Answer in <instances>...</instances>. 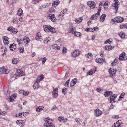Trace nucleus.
<instances>
[{
  "instance_id": "nucleus-19",
  "label": "nucleus",
  "mask_w": 127,
  "mask_h": 127,
  "mask_svg": "<svg viewBox=\"0 0 127 127\" xmlns=\"http://www.w3.org/2000/svg\"><path fill=\"white\" fill-rule=\"evenodd\" d=\"M75 28L73 26H71L69 30V32L72 33H74L75 32Z\"/></svg>"
},
{
  "instance_id": "nucleus-3",
  "label": "nucleus",
  "mask_w": 127,
  "mask_h": 127,
  "mask_svg": "<svg viewBox=\"0 0 127 127\" xmlns=\"http://www.w3.org/2000/svg\"><path fill=\"white\" fill-rule=\"evenodd\" d=\"M119 2L118 0H114V3L112 5V6L114 8L117 13L118 9V5H119Z\"/></svg>"
},
{
  "instance_id": "nucleus-28",
  "label": "nucleus",
  "mask_w": 127,
  "mask_h": 127,
  "mask_svg": "<svg viewBox=\"0 0 127 127\" xmlns=\"http://www.w3.org/2000/svg\"><path fill=\"white\" fill-rule=\"evenodd\" d=\"M125 52H123L121 53L120 55L119 59L121 60H123L124 56H125Z\"/></svg>"
},
{
  "instance_id": "nucleus-18",
  "label": "nucleus",
  "mask_w": 127,
  "mask_h": 127,
  "mask_svg": "<svg viewBox=\"0 0 127 127\" xmlns=\"http://www.w3.org/2000/svg\"><path fill=\"white\" fill-rule=\"evenodd\" d=\"M44 77V75H41L39 76L37 78L36 82L39 83L40 81L43 79Z\"/></svg>"
},
{
  "instance_id": "nucleus-14",
  "label": "nucleus",
  "mask_w": 127,
  "mask_h": 127,
  "mask_svg": "<svg viewBox=\"0 0 127 127\" xmlns=\"http://www.w3.org/2000/svg\"><path fill=\"white\" fill-rule=\"evenodd\" d=\"M48 19H51V21L53 22L55 21L56 18L55 17L54 14H49L48 17Z\"/></svg>"
},
{
  "instance_id": "nucleus-6",
  "label": "nucleus",
  "mask_w": 127,
  "mask_h": 127,
  "mask_svg": "<svg viewBox=\"0 0 127 127\" xmlns=\"http://www.w3.org/2000/svg\"><path fill=\"white\" fill-rule=\"evenodd\" d=\"M58 88L56 87L52 92V95L53 97L54 98H57L58 95Z\"/></svg>"
},
{
  "instance_id": "nucleus-53",
  "label": "nucleus",
  "mask_w": 127,
  "mask_h": 127,
  "mask_svg": "<svg viewBox=\"0 0 127 127\" xmlns=\"http://www.w3.org/2000/svg\"><path fill=\"white\" fill-rule=\"evenodd\" d=\"M70 79H69L68 80H67L66 82L64 84V86L65 87L68 86V85L69 83V81Z\"/></svg>"
},
{
  "instance_id": "nucleus-16",
  "label": "nucleus",
  "mask_w": 127,
  "mask_h": 127,
  "mask_svg": "<svg viewBox=\"0 0 127 127\" xmlns=\"http://www.w3.org/2000/svg\"><path fill=\"white\" fill-rule=\"evenodd\" d=\"M9 71L8 70L5 68H0V73H4L7 74L9 73Z\"/></svg>"
},
{
  "instance_id": "nucleus-15",
  "label": "nucleus",
  "mask_w": 127,
  "mask_h": 127,
  "mask_svg": "<svg viewBox=\"0 0 127 127\" xmlns=\"http://www.w3.org/2000/svg\"><path fill=\"white\" fill-rule=\"evenodd\" d=\"M3 43L5 45H7L9 43V38L6 36L3 37Z\"/></svg>"
},
{
  "instance_id": "nucleus-42",
  "label": "nucleus",
  "mask_w": 127,
  "mask_h": 127,
  "mask_svg": "<svg viewBox=\"0 0 127 127\" xmlns=\"http://www.w3.org/2000/svg\"><path fill=\"white\" fill-rule=\"evenodd\" d=\"M13 24H18V21L16 18L14 19L13 20Z\"/></svg>"
},
{
  "instance_id": "nucleus-43",
  "label": "nucleus",
  "mask_w": 127,
  "mask_h": 127,
  "mask_svg": "<svg viewBox=\"0 0 127 127\" xmlns=\"http://www.w3.org/2000/svg\"><path fill=\"white\" fill-rule=\"evenodd\" d=\"M42 109H43L41 107L39 106L36 108V110L37 111L40 112L41 111Z\"/></svg>"
},
{
  "instance_id": "nucleus-41",
  "label": "nucleus",
  "mask_w": 127,
  "mask_h": 127,
  "mask_svg": "<svg viewBox=\"0 0 127 127\" xmlns=\"http://www.w3.org/2000/svg\"><path fill=\"white\" fill-rule=\"evenodd\" d=\"M23 41V39H22L19 38L17 40V42L18 43V44L20 45V44Z\"/></svg>"
},
{
  "instance_id": "nucleus-60",
  "label": "nucleus",
  "mask_w": 127,
  "mask_h": 127,
  "mask_svg": "<svg viewBox=\"0 0 127 127\" xmlns=\"http://www.w3.org/2000/svg\"><path fill=\"white\" fill-rule=\"evenodd\" d=\"M96 90L98 92H101V91H102V90L101 89V88H97Z\"/></svg>"
},
{
  "instance_id": "nucleus-8",
  "label": "nucleus",
  "mask_w": 127,
  "mask_h": 127,
  "mask_svg": "<svg viewBox=\"0 0 127 127\" xmlns=\"http://www.w3.org/2000/svg\"><path fill=\"white\" fill-rule=\"evenodd\" d=\"M87 4L91 9H94L96 6V4L93 1H90L87 2Z\"/></svg>"
},
{
  "instance_id": "nucleus-59",
  "label": "nucleus",
  "mask_w": 127,
  "mask_h": 127,
  "mask_svg": "<svg viewBox=\"0 0 127 127\" xmlns=\"http://www.w3.org/2000/svg\"><path fill=\"white\" fill-rule=\"evenodd\" d=\"M49 3H46L43 5V6L44 7V8H45L46 7H48L49 5Z\"/></svg>"
},
{
  "instance_id": "nucleus-12",
  "label": "nucleus",
  "mask_w": 127,
  "mask_h": 127,
  "mask_svg": "<svg viewBox=\"0 0 127 127\" xmlns=\"http://www.w3.org/2000/svg\"><path fill=\"white\" fill-rule=\"evenodd\" d=\"M23 40L24 42L26 45L27 46L29 45L28 43L30 42V40L28 37L25 36L24 37Z\"/></svg>"
},
{
  "instance_id": "nucleus-61",
  "label": "nucleus",
  "mask_w": 127,
  "mask_h": 127,
  "mask_svg": "<svg viewBox=\"0 0 127 127\" xmlns=\"http://www.w3.org/2000/svg\"><path fill=\"white\" fill-rule=\"evenodd\" d=\"M42 59H43V60L42 61V63L43 64L46 61L47 59L46 57H44Z\"/></svg>"
},
{
  "instance_id": "nucleus-9",
  "label": "nucleus",
  "mask_w": 127,
  "mask_h": 127,
  "mask_svg": "<svg viewBox=\"0 0 127 127\" xmlns=\"http://www.w3.org/2000/svg\"><path fill=\"white\" fill-rule=\"evenodd\" d=\"M80 52L78 50H75L74 51L71 53V56L72 57H76L79 55Z\"/></svg>"
},
{
  "instance_id": "nucleus-5",
  "label": "nucleus",
  "mask_w": 127,
  "mask_h": 127,
  "mask_svg": "<svg viewBox=\"0 0 127 127\" xmlns=\"http://www.w3.org/2000/svg\"><path fill=\"white\" fill-rule=\"evenodd\" d=\"M100 11L101 9H99L97 12L95 14L91 16V19L95 20L99 16Z\"/></svg>"
},
{
  "instance_id": "nucleus-37",
  "label": "nucleus",
  "mask_w": 127,
  "mask_h": 127,
  "mask_svg": "<svg viewBox=\"0 0 127 127\" xmlns=\"http://www.w3.org/2000/svg\"><path fill=\"white\" fill-rule=\"evenodd\" d=\"M60 3V1L59 0L56 1H54V3H52V6L54 7L55 6V5H57Z\"/></svg>"
},
{
  "instance_id": "nucleus-4",
  "label": "nucleus",
  "mask_w": 127,
  "mask_h": 127,
  "mask_svg": "<svg viewBox=\"0 0 127 127\" xmlns=\"http://www.w3.org/2000/svg\"><path fill=\"white\" fill-rule=\"evenodd\" d=\"M26 120H19L16 121V123L17 125L21 127H23L25 125Z\"/></svg>"
},
{
  "instance_id": "nucleus-25",
  "label": "nucleus",
  "mask_w": 127,
  "mask_h": 127,
  "mask_svg": "<svg viewBox=\"0 0 127 127\" xmlns=\"http://www.w3.org/2000/svg\"><path fill=\"white\" fill-rule=\"evenodd\" d=\"M113 48V46L110 45H106L105 46V49L107 50H110L112 48Z\"/></svg>"
},
{
  "instance_id": "nucleus-21",
  "label": "nucleus",
  "mask_w": 127,
  "mask_h": 127,
  "mask_svg": "<svg viewBox=\"0 0 127 127\" xmlns=\"http://www.w3.org/2000/svg\"><path fill=\"white\" fill-rule=\"evenodd\" d=\"M16 45V44H15L14 43H13L11 44L9 46V48L10 49V50L11 51H13L15 49V47Z\"/></svg>"
},
{
  "instance_id": "nucleus-10",
  "label": "nucleus",
  "mask_w": 127,
  "mask_h": 127,
  "mask_svg": "<svg viewBox=\"0 0 127 127\" xmlns=\"http://www.w3.org/2000/svg\"><path fill=\"white\" fill-rule=\"evenodd\" d=\"M15 74L17 76L19 77L21 76H23L24 75V73L23 71H21L20 69L17 70Z\"/></svg>"
},
{
  "instance_id": "nucleus-55",
  "label": "nucleus",
  "mask_w": 127,
  "mask_h": 127,
  "mask_svg": "<svg viewBox=\"0 0 127 127\" xmlns=\"http://www.w3.org/2000/svg\"><path fill=\"white\" fill-rule=\"evenodd\" d=\"M116 102L115 99H112V98H110V102L111 103H113Z\"/></svg>"
},
{
  "instance_id": "nucleus-39",
  "label": "nucleus",
  "mask_w": 127,
  "mask_h": 127,
  "mask_svg": "<svg viewBox=\"0 0 127 127\" xmlns=\"http://www.w3.org/2000/svg\"><path fill=\"white\" fill-rule=\"evenodd\" d=\"M18 61V59L17 58H13L12 60V63L13 64H16L17 63Z\"/></svg>"
},
{
  "instance_id": "nucleus-51",
  "label": "nucleus",
  "mask_w": 127,
  "mask_h": 127,
  "mask_svg": "<svg viewBox=\"0 0 127 127\" xmlns=\"http://www.w3.org/2000/svg\"><path fill=\"white\" fill-rule=\"evenodd\" d=\"M75 121L78 124H79L80 122H81V121L79 118H76L75 119Z\"/></svg>"
},
{
  "instance_id": "nucleus-26",
  "label": "nucleus",
  "mask_w": 127,
  "mask_h": 127,
  "mask_svg": "<svg viewBox=\"0 0 127 127\" xmlns=\"http://www.w3.org/2000/svg\"><path fill=\"white\" fill-rule=\"evenodd\" d=\"M58 120L60 121L61 122H65L67 121V119L66 118L59 117L58 118Z\"/></svg>"
},
{
  "instance_id": "nucleus-2",
  "label": "nucleus",
  "mask_w": 127,
  "mask_h": 127,
  "mask_svg": "<svg viewBox=\"0 0 127 127\" xmlns=\"http://www.w3.org/2000/svg\"><path fill=\"white\" fill-rule=\"evenodd\" d=\"M46 123L44 124V127H55V126L54 124L52 123V120L49 118H47L45 119Z\"/></svg>"
},
{
  "instance_id": "nucleus-35",
  "label": "nucleus",
  "mask_w": 127,
  "mask_h": 127,
  "mask_svg": "<svg viewBox=\"0 0 127 127\" xmlns=\"http://www.w3.org/2000/svg\"><path fill=\"white\" fill-rule=\"evenodd\" d=\"M74 34H75V36L78 37H79L81 35V33L80 32H76L75 31L74 32Z\"/></svg>"
},
{
  "instance_id": "nucleus-52",
  "label": "nucleus",
  "mask_w": 127,
  "mask_h": 127,
  "mask_svg": "<svg viewBox=\"0 0 127 127\" xmlns=\"http://www.w3.org/2000/svg\"><path fill=\"white\" fill-rule=\"evenodd\" d=\"M93 70L91 69L88 72V74L89 75H91L93 74Z\"/></svg>"
},
{
  "instance_id": "nucleus-27",
  "label": "nucleus",
  "mask_w": 127,
  "mask_h": 127,
  "mask_svg": "<svg viewBox=\"0 0 127 127\" xmlns=\"http://www.w3.org/2000/svg\"><path fill=\"white\" fill-rule=\"evenodd\" d=\"M38 83L37 82H35L33 85V87L34 89H37L39 87Z\"/></svg>"
},
{
  "instance_id": "nucleus-22",
  "label": "nucleus",
  "mask_w": 127,
  "mask_h": 127,
  "mask_svg": "<svg viewBox=\"0 0 127 127\" xmlns=\"http://www.w3.org/2000/svg\"><path fill=\"white\" fill-rule=\"evenodd\" d=\"M22 10L21 8H19L17 11V15L19 16H20L22 15Z\"/></svg>"
},
{
  "instance_id": "nucleus-31",
  "label": "nucleus",
  "mask_w": 127,
  "mask_h": 127,
  "mask_svg": "<svg viewBox=\"0 0 127 127\" xmlns=\"http://www.w3.org/2000/svg\"><path fill=\"white\" fill-rule=\"evenodd\" d=\"M110 95L111 96L110 97V98H112V99H115H115L116 98L117 96V94H114L113 93H112L110 94Z\"/></svg>"
},
{
  "instance_id": "nucleus-62",
  "label": "nucleus",
  "mask_w": 127,
  "mask_h": 127,
  "mask_svg": "<svg viewBox=\"0 0 127 127\" xmlns=\"http://www.w3.org/2000/svg\"><path fill=\"white\" fill-rule=\"evenodd\" d=\"M100 56L101 57H103V56L104 55V52L103 51H101L100 52Z\"/></svg>"
},
{
  "instance_id": "nucleus-63",
  "label": "nucleus",
  "mask_w": 127,
  "mask_h": 127,
  "mask_svg": "<svg viewBox=\"0 0 127 127\" xmlns=\"http://www.w3.org/2000/svg\"><path fill=\"white\" fill-rule=\"evenodd\" d=\"M69 75H70V74L69 73H66L64 76V78H67L69 76Z\"/></svg>"
},
{
  "instance_id": "nucleus-32",
  "label": "nucleus",
  "mask_w": 127,
  "mask_h": 127,
  "mask_svg": "<svg viewBox=\"0 0 127 127\" xmlns=\"http://www.w3.org/2000/svg\"><path fill=\"white\" fill-rule=\"evenodd\" d=\"M50 40L51 38L50 37H46L44 41V42L45 43H47L48 42L50 41Z\"/></svg>"
},
{
  "instance_id": "nucleus-47",
  "label": "nucleus",
  "mask_w": 127,
  "mask_h": 127,
  "mask_svg": "<svg viewBox=\"0 0 127 127\" xmlns=\"http://www.w3.org/2000/svg\"><path fill=\"white\" fill-rule=\"evenodd\" d=\"M67 89L65 88H64L62 89V92L64 95L66 94Z\"/></svg>"
},
{
  "instance_id": "nucleus-34",
  "label": "nucleus",
  "mask_w": 127,
  "mask_h": 127,
  "mask_svg": "<svg viewBox=\"0 0 127 127\" xmlns=\"http://www.w3.org/2000/svg\"><path fill=\"white\" fill-rule=\"evenodd\" d=\"M121 124L119 121L117 122L114 124L113 127H119Z\"/></svg>"
},
{
  "instance_id": "nucleus-54",
  "label": "nucleus",
  "mask_w": 127,
  "mask_h": 127,
  "mask_svg": "<svg viewBox=\"0 0 127 127\" xmlns=\"http://www.w3.org/2000/svg\"><path fill=\"white\" fill-rule=\"evenodd\" d=\"M85 8V7L84 6H79V8L82 11H84V9Z\"/></svg>"
},
{
  "instance_id": "nucleus-11",
  "label": "nucleus",
  "mask_w": 127,
  "mask_h": 127,
  "mask_svg": "<svg viewBox=\"0 0 127 127\" xmlns=\"http://www.w3.org/2000/svg\"><path fill=\"white\" fill-rule=\"evenodd\" d=\"M109 72L110 74V76L112 78L114 76V75L116 73V70L113 68H111L109 70Z\"/></svg>"
},
{
  "instance_id": "nucleus-50",
  "label": "nucleus",
  "mask_w": 127,
  "mask_h": 127,
  "mask_svg": "<svg viewBox=\"0 0 127 127\" xmlns=\"http://www.w3.org/2000/svg\"><path fill=\"white\" fill-rule=\"evenodd\" d=\"M120 26V28L121 29H123L125 28L127 29V24L125 25H123L122 26L121 25Z\"/></svg>"
},
{
  "instance_id": "nucleus-49",
  "label": "nucleus",
  "mask_w": 127,
  "mask_h": 127,
  "mask_svg": "<svg viewBox=\"0 0 127 127\" xmlns=\"http://www.w3.org/2000/svg\"><path fill=\"white\" fill-rule=\"evenodd\" d=\"M13 33H15L18 32L17 29H15L14 28H13L11 32Z\"/></svg>"
},
{
  "instance_id": "nucleus-13",
  "label": "nucleus",
  "mask_w": 127,
  "mask_h": 127,
  "mask_svg": "<svg viewBox=\"0 0 127 127\" xmlns=\"http://www.w3.org/2000/svg\"><path fill=\"white\" fill-rule=\"evenodd\" d=\"M36 40L39 41H41L42 39V37L41 36V34L39 32H38L35 37Z\"/></svg>"
},
{
  "instance_id": "nucleus-58",
  "label": "nucleus",
  "mask_w": 127,
  "mask_h": 127,
  "mask_svg": "<svg viewBox=\"0 0 127 127\" xmlns=\"http://www.w3.org/2000/svg\"><path fill=\"white\" fill-rule=\"evenodd\" d=\"M64 16V13H62V12H61L59 15V17L60 18H61Z\"/></svg>"
},
{
  "instance_id": "nucleus-44",
  "label": "nucleus",
  "mask_w": 127,
  "mask_h": 127,
  "mask_svg": "<svg viewBox=\"0 0 127 127\" xmlns=\"http://www.w3.org/2000/svg\"><path fill=\"white\" fill-rule=\"evenodd\" d=\"M6 112L2 111H0V115L5 116L6 114Z\"/></svg>"
},
{
  "instance_id": "nucleus-48",
  "label": "nucleus",
  "mask_w": 127,
  "mask_h": 127,
  "mask_svg": "<svg viewBox=\"0 0 127 127\" xmlns=\"http://www.w3.org/2000/svg\"><path fill=\"white\" fill-rule=\"evenodd\" d=\"M22 115V114L21 113H20L19 114H17L16 115V116L17 117H23Z\"/></svg>"
},
{
  "instance_id": "nucleus-23",
  "label": "nucleus",
  "mask_w": 127,
  "mask_h": 127,
  "mask_svg": "<svg viewBox=\"0 0 127 127\" xmlns=\"http://www.w3.org/2000/svg\"><path fill=\"white\" fill-rule=\"evenodd\" d=\"M112 92L111 91H106L104 93V95L105 97H107L109 95H110V94L112 93Z\"/></svg>"
},
{
  "instance_id": "nucleus-20",
  "label": "nucleus",
  "mask_w": 127,
  "mask_h": 127,
  "mask_svg": "<svg viewBox=\"0 0 127 127\" xmlns=\"http://www.w3.org/2000/svg\"><path fill=\"white\" fill-rule=\"evenodd\" d=\"M77 82V79L75 78H74L73 79L72 81L70 82V86L72 87L74 86Z\"/></svg>"
},
{
  "instance_id": "nucleus-17",
  "label": "nucleus",
  "mask_w": 127,
  "mask_h": 127,
  "mask_svg": "<svg viewBox=\"0 0 127 127\" xmlns=\"http://www.w3.org/2000/svg\"><path fill=\"white\" fill-rule=\"evenodd\" d=\"M116 21L118 23H120L122 22L124 20V19L123 17L118 16L117 17H116V19H115Z\"/></svg>"
},
{
  "instance_id": "nucleus-38",
  "label": "nucleus",
  "mask_w": 127,
  "mask_h": 127,
  "mask_svg": "<svg viewBox=\"0 0 127 127\" xmlns=\"http://www.w3.org/2000/svg\"><path fill=\"white\" fill-rule=\"evenodd\" d=\"M17 77L16 75V74L14 75L13 76L10 78V81H13V80H14L16 78V77Z\"/></svg>"
},
{
  "instance_id": "nucleus-56",
  "label": "nucleus",
  "mask_w": 127,
  "mask_h": 127,
  "mask_svg": "<svg viewBox=\"0 0 127 127\" xmlns=\"http://www.w3.org/2000/svg\"><path fill=\"white\" fill-rule=\"evenodd\" d=\"M112 42V40H110V39H107L105 42V43H110Z\"/></svg>"
},
{
  "instance_id": "nucleus-57",
  "label": "nucleus",
  "mask_w": 127,
  "mask_h": 127,
  "mask_svg": "<svg viewBox=\"0 0 127 127\" xmlns=\"http://www.w3.org/2000/svg\"><path fill=\"white\" fill-rule=\"evenodd\" d=\"M24 50L23 48L21 47L19 48L20 52L21 53H23Z\"/></svg>"
},
{
  "instance_id": "nucleus-33",
  "label": "nucleus",
  "mask_w": 127,
  "mask_h": 127,
  "mask_svg": "<svg viewBox=\"0 0 127 127\" xmlns=\"http://www.w3.org/2000/svg\"><path fill=\"white\" fill-rule=\"evenodd\" d=\"M119 35L120 37L122 38H124L125 37V34L122 32H121L119 33Z\"/></svg>"
},
{
  "instance_id": "nucleus-29",
  "label": "nucleus",
  "mask_w": 127,
  "mask_h": 127,
  "mask_svg": "<svg viewBox=\"0 0 127 127\" xmlns=\"http://www.w3.org/2000/svg\"><path fill=\"white\" fill-rule=\"evenodd\" d=\"M53 48L55 50H59L60 47L58 46L57 44H55L52 46Z\"/></svg>"
},
{
  "instance_id": "nucleus-36",
  "label": "nucleus",
  "mask_w": 127,
  "mask_h": 127,
  "mask_svg": "<svg viewBox=\"0 0 127 127\" xmlns=\"http://www.w3.org/2000/svg\"><path fill=\"white\" fill-rule=\"evenodd\" d=\"M87 57L89 59H92L93 57V55L91 53H89L87 55Z\"/></svg>"
},
{
  "instance_id": "nucleus-24",
  "label": "nucleus",
  "mask_w": 127,
  "mask_h": 127,
  "mask_svg": "<svg viewBox=\"0 0 127 127\" xmlns=\"http://www.w3.org/2000/svg\"><path fill=\"white\" fill-rule=\"evenodd\" d=\"M106 17V15L105 14H103L100 16V21L101 22H103L105 20Z\"/></svg>"
},
{
  "instance_id": "nucleus-64",
  "label": "nucleus",
  "mask_w": 127,
  "mask_h": 127,
  "mask_svg": "<svg viewBox=\"0 0 127 127\" xmlns=\"http://www.w3.org/2000/svg\"><path fill=\"white\" fill-rule=\"evenodd\" d=\"M12 28L13 27H9L8 28L7 30L8 31H10L11 30V32H12Z\"/></svg>"
},
{
  "instance_id": "nucleus-46",
  "label": "nucleus",
  "mask_w": 127,
  "mask_h": 127,
  "mask_svg": "<svg viewBox=\"0 0 127 127\" xmlns=\"http://www.w3.org/2000/svg\"><path fill=\"white\" fill-rule=\"evenodd\" d=\"M95 61L97 63H99L100 64H102V63L100 58L96 59L95 60Z\"/></svg>"
},
{
  "instance_id": "nucleus-7",
  "label": "nucleus",
  "mask_w": 127,
  "mask_h": 127,
  "mask_svg": "<svg viewBox=\"0 0 127 127\" xmlns=\"http://www.w3.org/2000/svg\"><path fill=\"white\" fill-rule=\"evenodd\" d=\"M94 113L95 116L96 117L100 116L102 114V112L100 110L97 109L95 110Z\"/></svg>"
},
{
  "instance_id": "nucleus-45",
  "label": "nucleus",
  "mask_w": 127,
  "mask_h": 127,
  "mask_svg": "<svg viewBox=\"0 0 127 127\" xmlns=\"http://www.w3.org/2000/svg\"><path fill=\"white\" fill-rule=\"evenodd\" d=\"M67 49L65 47H63L62 52V53H65L67 52Z\"/></svg>"
},
{
  "instance_id": "nucleus-40",
  "label": "nucleus",
  "mask_w": 127,
  "mask_h": 127,
  "mask_svg": "<svg viewBox=\"0 0 127 127\" xmlns=\"http://www.w3.org/2000/svg\"><path fill=\"white\" fill-rule=\"evenodd\" d=\"M6 99L9 101L13 102L14 101V99L12 97L10 96L9 97L7 98V97L6 98Z\"/></svg>"
},
{
  "instance_id": "nucleus-30",
  "label": "nucleus",
  "mask_w": 127,
  "mask_h": 127,
  "mask_svg": "<svg viewBox=\"0 0 127 127\" xmlns=\"http://www.w3.org/2000/svg\"><path fill=\"white\" fill-rule=\"evenodd\" d=\"M83 20V18L82 17H81L78 19H76L75 20V21L77 23H80Z\"/></svg>"
},
{
  "instance_id": "nucleus-1",
  "label": "nucleus",
  "mask_w": 127,
  "mask_h": 127,
  "mask_svg": "<svg viewBox=\"0 0 127 127\" xmlns=\"http://www.w3.org/2000/svg\"><path fill=\"white\" fill-rule=\"evenodd\" d=\"M43 28L44 31L46 32H48L49 31L52 33H55L56 32V30L50 26L45 25L43 26Z\"/></svg>"
}]
</instances>
